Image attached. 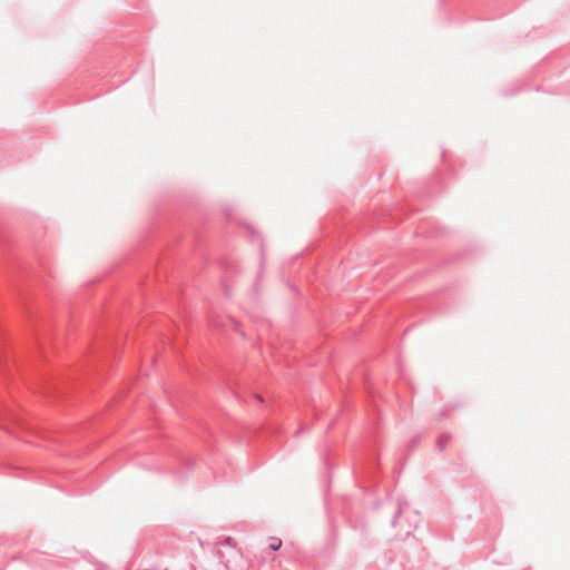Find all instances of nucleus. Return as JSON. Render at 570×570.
Returning a JSON list of instances; mask_svg holds the SVG:
<instances>
[{
    "label": "nucleus",
    "instance_id": "nucleus-1",
    "mask_svg": "<svg viewBox=\"0 0 570 570\" xmlns=\"http://www.w3.org/2000/svg\"><path fill=\"white\" fill-rule=\"evenodd\" d=\"M281 546H282L281 540H277V539H276V540H274V541L271 543V546H269V547H271V549H272V550H278Z\"/></svg>",
    "mask_w": 570,
    "mask_h": 570
}]
</instances>
